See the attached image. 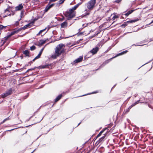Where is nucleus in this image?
Returning <instances> with one entry per match:
<instances>
[{"instance_id":"f257e3e1","label":"nucleus","mask_w":153,"mask_h":153,"mask_svg":"<svg viewBox=\"0 0 153 153\" xmlns=\"http://www.w3.org/2000/svg\"><path fill=\"white\" fill-rule=\"evenodd\" d=\"M65 46L63 44H60L58 45L55 48V53L51 55V57L53 59H56L61 54L64 53L65 51Z\"/></svg>"},{"instance_id":"f03ea898","label":"nucleus","mask_w":153,"mask_h":153,"mask_svg":"<svg viewBox=\"0 0 153 153\" xmlns=\"http://www.w3.org/2000/svg\"><path fill=\"white\" fill-rule=\"evenodd\" d=\"M79 4H78L72 8L68 9L65 13V15L68 19H70L75 16V12L74 11L78 7Z\"/></svg>"},{"instance_id":"7ed1b4c3","label":"nucleus","mask_w":153,"mask_h":153,"mask_svg":"<svg viewBox=\"0 0 153 153\" xmlns=\"http://www.w3.org/2000/svg\"><path fill=\"white\" fill-rule=\"evenodd\" d=\"M96 0H91L86 4L87 8L89 10L93 9L95 6Z\"/></svg>"},{"instance_id":"20e7f679","label":"nucleus","mask_w":153,"mask_h":153,"mask_svg":"<svg viewBox=\"0 0 153 153\" xmlns=\"http://www.w3.org/2000/svg\"><path fill=\"white\" fill-rule=\"evenodd\" d=\"M30 23L28 24L27 25H25L23 27L20 28L16 30H15L11 32L10 35L7 36V38L11 36L18 33L19 31H20L22 29L25 30L26 28L30 27Z\"/></svg>"},{"instance_id":"39448f33","label":"nucleus","mask_w":153,"mask_h":153,"mask_svg":"<svg viewBox=\"0 0 153 153\" xmlns=\"http://www.w3.org/2000/svg\"><path fill=\"white\" fill-rule=\"evenodd\" d=\"M12 88H10L9 89L7 90L5 93L1 94V96L3 98H5L7 96L11 94H12Z\"/></svg>"},{"instance_id":"423d86ee","label":"nucleus","mask_w":153,"mask_h":153,"mask_svg":"<svg viewBox=\"0 0 153 153\" xmlns=\"http://www.w3.org/2000/svg\"><path fill=\"white\" fill-rule=\"evenodd\" d=\"M99 48L98 47H96L93 48L90 51V52L93 55L96 54L99 51Z\"/></svg>"},{"instance_id":"0eeeda50","label":"nucleus","mask_w":153,"mask_h":153,"mask_svg":"<svg viewBox=\"0 0 153 153\" xmlns=\"http://www.w3.org/2000/svg\"><path fill=\"white\" fill-rule=\"evenodd\" d=\"M47 40L48 39H46L40 40L39 42L38 45L39 46L42 45L45 43Z\"/></svg>"},{"instance_id":"6e6552de","label":"nucleus","mask_w":153,"mask_h":153,"mask_svg":"<svg viewBox=\"0 0 153 153\" xmlns=\"http://www.w3.org/2000/svg\"><path fill=\"white\" fill-rule=\"evenodd\" d=\"M54 4H48L47 6L46 7V8L45 9V12H46L48 11L50 9L51 7H52L53 6H54Z\"/></svg>"},{"instance_id":"1a4fd4ad","label":"nucleus","mask_w":153,"mask_h":153,"mask_svg":"<svg viewBox=\"0 0 153 153\" xmlns=\"http://www.w3.org/2000/svg\"><path fill=\"white\" fill-rule=\"evenodd\" d=\"M23 7L22 4H19L18 6L15 7V10L16 11L20 10H22Z\"/></svg>"},{"instance_id":"9d476101","label":"nucleus","mask_w":153,"mask_h":153,"mask_svg":"<svg viewBox=\"0 0 153 153\" xmlns=\"http://www.w3.org/2000/svg\"><path fill=\"white\" fill-rule=\"evenodd\" d=\"M139 103V101H137V102H135V103H134V104H132L130 106L129 108H128V110L126 111H125V114L128 112L130 109L133 106H134L135 105H136L137 104H138V103Z\"/></svg>"},{"instance_id":"9b49d317","label":"nucleus","mask_w":153,"mask_h":153,"mask_svg":"<svg viewBox=\"0 0 153 153\" xmlns=\"http://www.w3.org/2000/svg\"><path fill=\"white\" fill-rule=\"evenodd\" d=\"M82 59L83 57L82 56H80L79 58L76 59L74 61V62L76 63L82 61Z\"/></svg>"},{"instance_id":"f8f14e48","label":"nucleus","mask_w":153,"mask_h":153,"mask_svg":"<svg viewBox=\"0 0 153 153\" xmlns=\"http://www.w3.org/2000/svg\"><path fill=\"white\" fill-rule=\"evenodd\" d=\"M5 13L7 15L4 16V17L7 16H8L10 15V9L7 8L5 10Z\"/></svg>"},{"instance_id":"ddd939ff","label":"nucleus","mask_w":153,"mask_h":153,"mask_svg":"<svg viewBox=\"0 0 153 153\" xmlns=\"http://www.w3.org/2000/svg\"><path fill=\"white\" fill-rule=\"evenodd\" d=\"M23 53L26 56H29V50H26L23 51Z\"/></svg>"},{"instance_id":"4468645a","label":"nucleus","mask_w":153,"mask_h":153,"mask_svg":"<svg viewBox=\"0 0 153 153\" xmlns=\"http://www.w3.org/2000/svg\"><path fill=\"white\" fill-rule=\"evenodd\" d=\"M67 23L66 22H64L61 24V27L62 28H65L67 27Z\"/></svg>"},{"instance_id":"2eb2a0df","label":"nucleus","mask_w":153,"mask_h":153,"mask_svg":"<svg viewBox=\"0 0 153 153\" xmlns=\"http://www.w3.org/2000/svg\"><path fill=\"white\" fill-rule=\"evenodd\" d=\"M134 11V10H129L128 11L127 13H126L125 14V15L126 16H128L129 14L132 13V12H133Z\"/></svg>"},{"instance_id":"dca6fc26","label":"nucleus","mask_w":153,"mask_h":153,"mask_svg":"<svg viewBox=\"0 0 153 153\" xmlns=\"http://www.w3.org/2000/svg\"><path fill=\"white\" fill-rule=\"evenodd\" d=\"M62 95L61 94L59 95L55 99V101L56 102L59 100L62 97Z\"/></svg>"},{"instance_id":"f3484780","label":"nucleus","mask_w":153,"mask_h":153,"mask_svg":"<svg viewBox=\"0 0 153 153\" xmlns=\"http://www.w3.org/2000/svg\"><path fill=\"white\" fill-rule=\"evenodd\" d=\"M49 65H41L39 66V68H47L48 67Z\"/></svg>"},{"instance_id":"a211bd4d","label":"nucleus","mask_w":153,"mask_h":153,"mask_svg":"<svg viewBox=\"0 0 153 153\" xmlns=\"http://www.w3.org/2000/svg\"><path fill=\"white\" fill-rule=\"evenodd\" d=\"M138 20V19H134L132 20H131L128 21L127 22V23H131L133 22H136Z\"/></svg>"},{"instance_id":"6ab92c4d","label":"nucleus","mask_w":153,"mask_h":153,"mask_svg":"<svg viewBox=\"0 0 153 153\" xmlns=\"http://www.w3.org/2000/svg\"><path fill=\"white\" fill-rule=\"evenodd\" d=\"M127 52H128V51H123L122 52L119 53L116 56H115V57H116L117 56H119V55H122L123 54L126 53Z\"/></svg>"},{"instance_id":"aec40b11","label":"nucleus","mask_w":153,"mask_h":153,"mask_svg":"<svg viewBox=\"0 0 153 153\" xmlns=\"http://www.w3.org/2000/svg\"><path fill=\"white\" fill-rule=\"evenodd\" d=\"M111 59L106 60L104 62L103 64H102V65H103V66H104L106 64L108 63L111 61Z\"/></svg>"},{"instance_id":"412c9836","label":"nucleus","mask_w":153,"mask_h":153,"mask_svg":"<svg viewBox=\"0 0 153 153\" xmlns=\"http://www.w3.org/2000/svg\"><path fill=\"white\" fill-rule=\"evenodd\" d=\"M98 151L100 152H102L104 151V148L103 147L100 148L98 149Z\"/></svg>"},{"instance_id":"4be33fe9","label":"nucleus","mask_w":153,"mask_h":153,"mask_svg":"<svg viewBox=\"0 0 153 153\" xmlns=\"http://www.w3.org/2000/svg\"><path fill=\"white\" fill-rule=\"evenodd\" d=\"M40 56H41V55L39 54L36 56L34 58V59H33V61H34L36 59H39V58Z\"/></svg>"},{"instance_id":"5701e85b","label":"nucleus","mask_w":153,"mask_h":153,"mask_svg":"<svg viewBox=\"0 0 153 153\" xmlns=\"http://www.w3.org/2000/svg\"><path fill=\"white\" fill-rule=\"evenodd\" d=\"M45 29L41 30L37 34V35H39L40 34H42V32L43 31H45Z\"/></svg>"},{"instance_id":"b1692460","label":"nucleus","mask_w":153,"mask_h":153,"mask_svg":"<svg viewBox=\"0 0 153 153\" xmlns=\"http://www.w3.org/2000/svg\"><path fill=\"white\" fill-rule=\"evenodd\" d=\"M21 18H22L23 16H24V11H22L21 12Z\"/></svg>"},{"instance_id":"393cba45","label":"nucleus","mask_w":153,"mask_h":153,"mask_svg":"<svg viewBox=\"0 0 153 153\" xmlns=\"http://www.w3.org/2000/svg\"><path fill=\"white\" fill-rule=\"evenodd\" d=\"M35 48L36 47L34 46H33L30 47V49L31 51L35 50Z\"/></svg>"},{"instance_id":"a878e982","label":"nucleus","mask_w":153,"mask_h":153,"mask_svg":"<svg viewBox=\"0 0 153 153\" xmlns=\"http://www.w3.org/2000/svg\"><path fill=\"white\" fill-rule=\"evenodd\" d=\"M118 17V16L116 15H114L113 16V18H112V19L113 20H114L116 18H117Z\"/></svg>"},{"instance_id":"bb28decb","label":"nucleus","mask_w":153,"mask_h":153,"mask_svg":"<svg viewBox=\"0 0 153 153\" xmlns=\"http://www.w3.org/2000/svg\"><path fill=\"white\" fill-rule=\"evenodd\" d=\"M44 48H42V49L40 50V52H39V55H41V54H42V52H43V50H44Z\"/></svg>"},{"instance_id":"cd10ccee","label":"nucleus","mask_w":153,"mask_h":153,"mask_svg":"<svg viewBox=\"0 0 153 153\" xmlns=\"http://www.w3.org/2000/svg\"><path fill=\"white\" fill-rule=\"evenodd\" d=\"M103 131H101L98 134V135H97V137H100V135H101V134H102L103 133Z\"/></svg>"},{"instance_id":"c85d7f7f","label":"nucleus","mask_w":153,"mask_h":153,"mask_svg":"<svg viewBox=\"0 0 153 153\" xmlns=\"http://www.w3.org/2000/svg\"><path fill=\"white\" fill-rule=\"evenodd\" d=\"M4 27L3 26L0 25V30H1L3 29Z\"/></svg>"},{"instance_id":"c756f323","label":"nucleus","mask_w":153,"mask_h":153,"mask_svg":"<svg viewBox=\"0 0 153 153\" xmlns=\"http://www.w3.org/2000/svg\"><path fill=\"white\" fill-rule=\"evenodd\" d=\"M121 0H116L115 2L117 3H119Z\"/></svg>"},{"instance_id":"7c9ffc66","label":"nucleus","mask_w":153,"mask_h":153,"mask_svg":"<svg viewBox=\"0 0 153 153\" xmlns=\"http://www.w3.org/2000/svg\"><path fill=\"white\" fill-rule=\"evenodd\" d=\"M64 1H65V0H61L59 1V3L61 4V3H62Z\"/></svg>"},{"instance_id":"2f4dec72","label":"nucleus","mask_w":153,"mask_h":153,"mask_svg":"<svg viewBox=\"0 0 153 153\" xmlns=\"http://www.w3.org/2000/svg\"><path fill=\"white\" fill-rule=\"evenodd\" d=\"M19 22L18 21V22H16L15 24L16 26H18L19 25Z\"/></svg>"},{"instance_id":"473e14b6","label":"nucleus","mask_w":153,"mask_h":153,"mask_svg":"<svg viewBox=\"0 0 153 153\" xmlns=\"http://www.w3.org/2000/svg\"><path fill=\"white\" fill-rule=\"evenodd\" d=\"M8 118H6L5 119L4 121H3V122H5V121H6L7 120H8Z\"/></svg>"},{"instance_id":"72a5a7b5","label":"nucleus","mask_w":153,"mask_h":153,"mask_svg":"<svg viewBox=\"0 0 153 153\" xmlns=\"http://www.w3.org/2000/svg\"><path fill=\"white\" fill-rule=\"evenodd\" d=\"M35 69V68H32V69H29L27 71H31V70H34V69Z\"/></svg>"},{"instance_id":"f704fd0d","label":"nucleus","mask_w":153,"mask_h":153,"mask_svg":"<svg viewBox=\"0 0 153 153\" xmlns=\"http://www.w3.org/2000/svg\"><path fill=\"white\" fill-rule=\"evenodd\" d=\"M105 137V136H103V137H102L100 139H103Z\"/></svg>"},{"instance_id":"c9c22d12","label":"nucleus","mask_w":153,"mask_h":153,"mask_svg":"<svg viewBox=\"0 0 153 153\" xmlns=\"http://www.w3.org/2000/svg\"><path fill=\"white\" fill-rule=\"evenodd\" d=\"M35 151V150H34L33 151V152H31V153H33Z\"/></svg>"},{"instance_id":"e433bc0d","label":"nucleus","mask_w":153,"mask_h":153,"mask_svg":"<svg viewBox=\"0 0 153 153\" xmlns=\"http://www.w3.org/2000/svg\"><path fill=\"white\" fill-rule=\"evenodd\" d=\"M152 22H153V20L152 21V22H151V23H150V24H152Z\"/></svg>"},{"instance_id":"4c0bfd02","label":"nucleus","mask_w":153,"mask_h":153,"mask_svg":"<svg viewBox=\"0 0 153 153\" xmlns=\"http://www.w3.org/2000/svg\"><path fill=\"white\" fill-rule=\"evenodd\" d=\"M96 93V92H94V93H92V94H93V93Z\"/></svg>"},{"instance_id":"58836bf2","label":"nucleus","mask_w":153,"mask_h":153,"mask_svg":"<svg viewBox=\"0 0 153 153\" xmlns=\"http://www.w3.org/2000/svg\"><path fill=\"white\" fill-rule=\"evenodd\" d=\"M80 123H79L78 124V125H79Z\"/></svg>"}]
</instances>
